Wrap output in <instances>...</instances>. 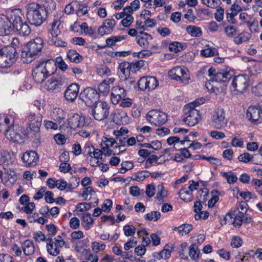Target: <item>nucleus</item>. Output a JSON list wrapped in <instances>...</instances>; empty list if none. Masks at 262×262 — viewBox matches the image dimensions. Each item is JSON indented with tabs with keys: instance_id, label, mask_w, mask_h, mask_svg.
<instances>
[{
	"instance_id": "nucleus-53",
	"label": "nucleus",
	"mask_w": 262,
	"mask_h": 262,
	"mask_svg": "<svg viewBox=\"0 0 262 262\" xmlns=\"http://www.w3.org/2000/svg\"><path fill=\"white\" fill-rule=\"evenodd\" d=\"M95 193L92 187H86L83 189L82 196L85 200H88L89 195H92Z\"/></svg>"
},
{
	"instance_id": "nucleus-22",
	"label": "nucleus",
	"mask_w": 262,
	"mask_h": 262,
	"mask_svg": "<svg viewBox=\"0 0 262 262\" xmlns=\"http://www.w3.org/2000/svg\"><path fill=\"white\" fill-rule=\"evenodd\" d=\"M115 25V19H106L103 24L98 27V34L101 36L111 34L113 31Z\"/></svg>"
},
{
	"instance_id": "nucleus-43",
	"label": "nucleus",
	"mask_w": 262,
	"mask_h": 262,
	"mask_svg": "<svg viewBox=\"0 0 262 262\" xmlns=\"http://www.w3.org/2000/svg\"><path fill=\"white\" fill-rule=\"evenodd\" d=\"M80 179L76 176H72L69 180V182L67 183L68 190H71L76 188L79 185Z\"/></svg>"
},
{
	"instance_id": "nucleus-11",
	"label": "nucleus",
	"mask_w": 262,
	"mask_h": 262,
	"mask_svg": "<svg viewBox=\"0 0 262 262\" xmlns=\"http://www.w3.org/2000/svg\"><path fill=\"white\" fill-rule=\"evenodd\" d=\"M169 77L173 80L180 81L183 84H187L190 80L188 70L182 67L177 66L170 70L168 73Z\"/></svg>"
},
{
	"instance_id": "nucleus-29",
	"label": "nucleus",
	"mask_w": 262,
	"mask_h": 262,
	"mask_svg": "<svg viewBox=\"0 0 262 262\" xmlns=\"http://www.w3.org/2000/svg\"><path fill=\"white\" fill-rule=\"evenodd\" d=\"M127 119V113L125 111L118 110L115 111L113 119L117 124L125 123Z\"/></svg>"
},
{
	"instance_id": "nucleus-13",
	"label": "nucleus",
	"mask_w": 262,
	"mask_h": 262,
	"mask_svg": "<svg viewBox=\"0 0 262 262\" xmlns=\"http://www.w3.org/2000/svg\"><path fill=\"white\" fill-rule=\"evenodd\" d=\"M212 125L216 129H221L227 124L225 110L222 108H217L214 111L211 119Z\"/></svg>"
},
{
	"instance_id": "nucleus-19",
	"label": "nucleus",
	"mask_w": 262,
	"mask_h": 262,
	"mask_svg": "<svg viewBox=\"0 0 262 262\" xmlns=\"http://www.w3.org/2000/svg\"><path fill=\"white\" fill-rule=\"evenodd\" d=\"M42 119V115L39 113L31 112L28 116L29 126L31 129L35 132H38L41 125Z\"/></svg>"
},
{
	"instance_id": "nucleus-14",
	"label": "nucleus",
	"mask_w": 262,
	"mask_h": 262,
	"mask_svg": "<svg viewBox=\"0 0 262 262\" xmlns=\"http://www.w3.org/2000/svg\"><path fill=\"white\" fill-rule=\"evenodd\" d=\"M147 120L152 125H161L165 123L167 117L165 113L159 110L150 111L146 115Z\"/></svg>"
},
{
	"instance_id": "nucleus-59",
	"label": "nucleus",
	"mask_w": 262,
	"mask_h": 262,
	"mask_svg": "<svg viewBox=\"0 0 262 262\" xmlns=\"http://www.w3.org/2000/svg\"><path fill=\"white\" fill-rule=\"evenodd\" d=\"M98 74L101 76H108L111 75V70L106 66H102L97 69Z\"/></svg>"
},
{
	"instance_id": "nucleus-23",
	"label": "nucleus",
	"mask_w": 262,
	"mask_h": 262,
	"mask_svg": "<svg viewBox=\"0 0 262 262\" xmlns=\"http://www.w3.org/2000/svg\"><path fill=\"white\" fill-rule=\"evenodd\" d=\"M5 136L10 141L19 143L23 142L24 138L20 130L17 131L11 127H8V128L6 129Z\"/></svg>"
},
{
	"instance_id": "nucleus-8",
	"label": "nucleus",
	"mask_w": 262,
	"mask_h": 262,
	"mask_svg": "<svg viewBox=\"0 0 262 262\" xmlns=\"http://www.w3.org/2000/svg\"><path fill=\"white\" fill-rule=\"evenodd\" d=\"M110 105L105 101H98L91 108L90 114L95 119L101 121L106 118L109 115Z\"/></svg>"
},
{
	"instance_id": "nucleus-46",
	"label": "nucleus",
	"mask_w": 262,
	"mask_h": 262,
	"mask_svg": "<svg viewBox=\"0 0 262 262\" xmlns=\"http://www.w3.org/2000/svg\"><path fill=\"white\" fill-rule=\"evenodd\" d=\"M199 251L196 244H193L189 247V255L193 259H196L199 257Z\"/></svg>"
},
{
	"instance_id": "nucleus-2",
	"label": "nucleus",
	"mask_w": 262,
	"mask_h": 262,
	"mask_svg": "<svg viewBox=\"0 0 262 262\" xmlns=\"http://www.w3.org/2000/svg\"><path fill=\"white\" fill-rule=\"evenodd\" d=\"M26 15L29 23L36 27L40 26L47 16L42 6L36 3H31L27 6Z\"/></svg>"
},
{
	"instance_id": "nucleus-50",
	"label": "nucleus",
	"mask_w": 262,
	"mask_h": 262,
	"mask_svg": "<svg viewBox=\"0 0 262 262\" xmlns=\"http://www.w3.org/2000/svg\"><path fill=\"white\" fill-rule=\"evenodd\" d=\"M124 234L126 236L133 235L136 231V228L133 225H125L123 227Z\"/></svg>"
},
{
	"instance_id": "nucleus-37",
	"label": "nucleus",
	"mask_w": 262,
	"mask_h": 262,
	"mask_svg": "<svg viewBox=\"0 0 262 262\" xmlns=\"http://www.w3.org/2000/svg\"><path fill=\"white\" fill-rule=\"evenodd\" d=\"M180 198L185 202H190L193 199L192 192L187 190L186 188L181 189L179 193Z\"/></svg>"
},
{
	"instance_id": "nucleus-54",
	"label": "nucleus",
	"mask_w": 262,
	"mask_h": 262,
	"mask_svg": "<svg viewBox=\"0 0 262 262\" xmlns=\"http://www.w3.org/2000/svg\"><path fill=\"white\" fill-rule=\"evenodd\" d=\"M94 146L89 143L85 144L83 150V153L84 155H88L89 157L92 156L93 152L94 151Z\"/></svg>"
},
{
	"instance_id": "nucleus-47",
	"label": "nucleus",
	"mask_w": 262,
	"mask_h": 262,
	"mask_svg": "<svg viewBox=\"0 0 262 262\" xmlns=\"http://www.w3.org/2000/svg\"><path fill=\"white\" fill-rule=\"evenodd\" d=\"M249 39V34L248 33H241L234 38V41L236 44H240L247 41Z\"/></svg>"
},
{
	"instance_id": "nucleus-33",
	"label": "nucleus",
	"mask_w": 262,
	"mask_h": 262,
	"mask_svg": "<svg viewBox=\"0 0 262 262\" xmlns=\"http://www.w3.org/2000/svg\"><path fill=\"white\" fill-rule=\"evenodd\" d=\"M22 248L26 255H31L34 252V246L31 240H26L22 245Z\"/></svg>"
},
{
	"instance_id": "nucleus-45",
	"label": "nucleus",
	"mask_w": 262,
	"mask_h": 262,
	"mask_svg": "<svg viewBox=\"0 0 262 262\" xmlns=\"http://www.w3.org/2000/svg\"><path fill=\"white\" fill-rule=\"evenodd\" d=\"M192 229V226L190 224H183L178 227H174L173 230H178L179 233L183 235L184 233L188 234Z\"/></svg>"
},
{
	"instance_id": "nucleus-49",
	"label": "nucleus",
	"mask_w": 262,
	"mask_h": 262,
	"mask_svg": "<svg viewBox=\"0 0 262 262\" xmlns=\"http://www.w3.org/2000/svg\"><path fill=\"white\" fill-rule=\"evenodd\" d=\"M161 217V213L159 211H151L145 215V219L148 221H158Z\"/></svg>"
},
{
	"instance_id": "nucleus-34",
	"label": "nucleus",
	"mask_w": 262,
	"mask_h": 262,
	"mask_svg": "<svg viewBox=\"0 0 262 262\" xmlns=\"http://www.w3.org/2000/svg\"><path fill=\"white\" fill-rule=\"evenodd\" d=\"M157 188V199L159 203H161L165 201L164 199L167 195V191L165 189L162 185H158Z\"/></svg>"
},
{
	"instance_id": "nucleus-16",
	"label": "nucleus",
	"mask_w": 262,
	"mask_h": 262,
	"mask_svg": "<svg viewBox=\"0 0 262 262\" xmlns=\"http://www.w3.org/2000/svg\"><path fill=\"white\" fill-rule=\"evenodd\" d=\"M247 118L253 124H258L262 121V108L259 106L251 105L248 107Z\"/></svg>"
},
{
	"instance_id": "nucleus-56",
	"label": "nucleus",
	"mask_w": 262,
	"mask_h": 262,
	"mask_svg": "<svg viewBox=\"0 0 262 262\" xmlns=\"http://www.w3.org/2000/svg\"><path fill=\"white\" fill-rule=\"evenodd\" d=\"M210 136L216 139V140H220L223 139L225 138L226 136L225 134L220 131L217 130H212L210 133Z\"/></svg>"
},
{
	"instance_id": "nucleus-42",
	"label": "nucleus",
	"mask_w": 262,
	"mask_h": 262,
	"mask_svg": "<svg viewBox=\"0 0 262 262\" xmlns=\"http://www.w3.org/2000/svg\"><path fill=\"white\" fill-rule=\"evenodd\" d=\"M42 7L47 13V15L50 12L55 10L56 3L53 0H48L45 2Z\"/></svg>"
},
{
	"instance_id": "nucleus-36",
	"label": "nucleus",
	"mask_w": 262,
	"mask_h": 262,
	"mask_svg": "<svg viewBox=\"0 0 262 262\" xmlns=\"http://www.w3.org/2000/svg\"><path fill=\"white\" fill-rule=\"evenodd\" d=\"M67 57L69 60L75 63H79L82 60V56H80L75 50H69L67 53Z\"/></svg>"
},
{
	"instance_id": "nucleus-7",
	"label": "nucleus",
	"mask_w": 262,
	"mask_h": 262,
	"mask_svg": "<svg viewBox=\"0 0 262 262\" xmlns=\"http://www.w3.org/2000/svg\"><path fill=\"white\" fill-rule=\"evenodd\" d=\"M68 80L64 76L57 75L48 79L45 83V88L49 91L59 92L66 87Z\"/></svg>"
},
{
	"instance_id": "nucleus-40",
	"label": "nucleus",
	"mask_w": 262,
	"mask_h": 262,
	"mask_svg": "<svg viewBox=\"0 0 262 262\" xmlns=\"http://www.w3.org/2000/svg\"><path fill=\"white\" fill-rule=\"evenodd\" d=\"M221 174L222 177L226 179L229 184H234L237 180L236 175L232 171L229 172H221Z\"/></svg>"
},
{
	"instance_id": "nucleus-5",
	"label": "nucleus",
	"mask_w": 262,
	"mask_h": 262,
	"mask_svg": "<svg viewBox=\"0 0 262 262\" xmlns=\"http://www.w3.org/2000/svg\"><path fill=\"white\" fill-rule=\"evenodd\" d=\"M16 50L12 46H7L0 50V68H9L16 60Z\"/></svg>"
},
{
	"instance_id": "nucleus-26",
	"label": "nucleus",
	"mask_w": 262,
	"mask_h": 262,
	"mask_svg": "<svg viewBox=\"0 0 262 262\" xmlns=\"http://www.w3.org/2000/svg\"><path fill=\"white\" fill-rule=\"evenodd\" d=\"M226 223L232 224L235 227L239 228L243 223V217L233 213H228L224 217Z\"/></svg>"
},
{
	"instance_id": "nucleus-48",
	"label": "nucleus",
	"mask_w": 262,
	"mask_h": 262,
	"mask_svg": "<svg viewBox=\"0 0 262 262\" xmlns=\"http://www.w3.org/2000/svg\"><path fill=\"white\" fill-rule=\"evenodd\" d=\"M82 221L84 223L83 226L86 229H89L94 222V220L90 213H88L84 215L82 218Z\"/></svg>"
},
{
	"instance_id": "nucleus-41",
	"label": "nucleus",
	"mask_w": 262,
	"mask_h": 262,
	"mask_svg": "<svg viewBox=\"0 0 262 262\" xmlns=\"http://www.w3.org/2000/svg\"><path fill=\"white\" fill-rule=\"evenodd\" d=\"M127 35L115 36L109 38L106 40V43L107 46L112 47L115 45V43L125 39Z\"/></svg>"
},
{
	"instance_id": "nucleus-39",
	"label": "nucleus",
	"mask_w": 262,
	"mask_h": 262,
	"mask_svg": "<svg viewBox=\"0 0 262 262\" xmlns=\"http://www.w3.org/2000/svg\"><path fill=\"white\" fill-rule=\"evenodd\" d=\"M187 33L193 37H199L202 34V31L200 28L194 26H188L186 28Z\"/></svg>"
},
{
	"instance_id": "nucleus-44",
	"label": "nucleus",
	"mask_w": 262,
	"mask_h": 262,
	"mask_svg": "<svg viewBox=\"0 0 262 262\" xmlns=\"http://www.w3.org/2000/svg\"><path fill=\"white\" fill-rule=\"evenodd\" d=\"M134 164L131 161H123L121 163V167L119 169L121 173H125L127 170L132 169Z\"/></svg>"
},
{
	"instance_id": "nucleus-30",
	"label": "nucleus",
	"mask_w": 262,
	"mask_h": 262,
	"mask_svg": "<svg viewBox=\"0 0 262 262\" xmlns=\"http://www.w3.org/2000/svg\"><path fill=\"white\" fill-rule=\"evenodd\" d=\"M52 116L55 121L59 124H61L63 123L66 119V114L62 109L55 108L53 111Z\"/></svg>"
},
{
	"instance_id": "nucleus-4",
	"label": "nucleus",
	"mask_w": 262,
	"mask_h": 262,
	"mask_svg": "<svg viewBox=\"0 0 262 262\" xmlns=\"http://www.w3.org/2000/svg\"><path fill=\"white\" fill-rule=\"evenodd\" d=\"M22 13L20 9H13L10 11L9 17L12 20L14 29L22 36H27L30 33V29L28 25L22 20Z\"/></svg>"
},
{
	"instance_id": "nucleus-35",
	"label": "nucleus",
	"mask_w": 262,
	"mask_h": 262,
	"mask_svg": "<svg viewBox=\"0 0 262 262\" xmlns=\"http://www.w3.org/2000/svg\"><path fill=\"white\" fill-rule=\"evenodd\" d=\"M47 42L50 45H55L56 47H65L67 43L57 37H50Z\"/></svg>"
},
{
	"instance_id": "nucleus-31",
	"label": "nucleus",
	"mask_w": 262,
	"mask_h": 262,
	"mask_svg": "<svg viewBox=\"0 0 262 262\" xmlns=\"http://www.w3.org/2000/svg\"><path fill=\"white\" fill-rule=\"evenodd\" d=\"M115 81V78H110L104 79L99 85L98 89L100 93L103 95L109 92L110 89V84L113 83Z\"/></svg>"
},
{
	"instance_id": "nucleus-18",
	"label": "nucleus",
	"mask_w": 262,
	"mask_h": 262,
	"mask_svg": "<svg viewBox=\"0 0 262 262\" xmlns=\"http://www.w3.org/2000/svg\"><path fill=\"white\" fill-rule=\"evenodd\" d=\"M10 11L7 13L6 16H0V36H8L11 34L13 27H12V20L9 17Z\"/></svg>"
},
{
	"instance_id": "nucleus-3",
	"label": "nucleus",
	"mask_w": 262,
	"mask_h": 262,
	"mask_svg": "<svg viewBox=\"0 0 262 262\" xmlns=\"http://www.w3.org/2000/svg\"><path fill=\"white\" fill-rule=\"evenodd\" d=\"M53 60L40 61L36 64L32 72L34 80L38 83H41L50 75V69L54 64Z\"/></svg>"
},
{
	"instance_id": "nucleus-57",
	"label": "nucleus",
	"mask_w": 262,
	"mask_h": 262,
	"mask_svg": "<svg viewBox=\"0 0 262 262\" xmlns=\"http://www.w3.org/2000/svg\"><path fill=\"white\" fill-rule=\"evenodd\" d=\"M92 248L94 252H98L99 251L103 250L105 248L104 244H100L98 242H94L92 244Z\"/></svg>"
},
{
	"instance_id": "nucleus-17",
	"label": "nucleus",
	"mask_w": 262,
	"mask_h": 262,
	"mask_svg": "<svg viewBox=\"0 0 262 262\" xmlns=\"http://www.w3.org/2000/svg\"><path fill=\"white\" fill-rule=\"evenodd\" d=\"M138 87L142 91L154 90L158 85V82L155 77H143L138 81Z\"/></svg>"
},
{
	"instance_id": "nucleus-28",
	"label": "nucleus",
	"mask_w": 262,
	"mask_h": 262,
	"mask_svg": "<svg viewBox=\"0 0 262 262\" xmlns=\"http://www.w3.org/2000/svg\"><path fill=\"white\" fill-rule=\"evenodd\" d=\"M62 28L61 21L59 19H55L48 26V31L52 37H57L61 32Z\"/></svg>"
},
{
	"instance_id": "nucleus-20",
	"label": "nucleus",
	"mask_w": 262,
	"mask_h": 262,
	"mask_svg": "<svg viewBox=\"0 0 262 262\" xmlns=\"http://www.w3.org/2000/svg\"><path fill=\"white\" fill-rule=\"evenodd\" d=\"M126 96V92L123 87L115 85L112 89L111 100L113 104H117Z\"/></svg>"
},
{
	"instance_id": "nucleus-55",
	"label": "nucleus",
	"mask_w": 262,
	"mask_h": 262,
	"mask_svg": "<svg viewBox=\"0 0 262 262\" xmlns=\"http://www.w3.org/2000/svg\"><path fill=\"white\" fill-rule=\"evenodd\" d=\"M203 4L211 8L217 7L220 0H201Z\"/></svg>"
},
{
	"instance_id": "nucleus-64",
	"label": "nucleus",
	"mask_w": 262,
	"mask_h": 262,
	"mask_svg": "<svg viewBox=\"0 0 262 262\" xmlns=\"http://www.w3.org/2000/svg\"><path fill=\"white\" fill-rule=\"evenodd\" d=\"M252 157L251 156L250 154L248 152H245L243 154L240 155L238 157V160L239 161L248 163L251 160Z\"/></svg>"
},
{
	"instance_id": "nucleus-21",
	"label": "nucleus",
	"mask_w": 262,
	"mask_h": 262,
	"mask_svg": "<svg viewBox=\"0 0 262 262\" xmlns=\"http://www.w3.org/2000/svg\"><path fill=\"white\" fill-rule=\"evenodd\" d=\"M22 160L25 166L27 167H34L39 161V157L34 151H26L22 157Z\"/></svg>"
},
{
	"instance_id": "nucleus-15",
	"label": "nucleus",
	"mask_w": 262,
	"mask_h": 262,
	"mask_svg": "<svg viewBox=\"0 0 262 262\" xmlns=\"http://www.w3.org/2000/svg\"><path fill=\"white\" fill-rule=\"evenodd\" d=\"M80 97L87 106H92L98 102L97 101L99 95L96 90L92 88H88L81 93Z\"/></svg>"
},
{
	"instance_id": "nucleus-58",
	"label": "nucleus",
	"mask_w": 262,
	"mask_h": 262,
	"mask_svg": "<svg viewBox=\"0 0 262 262\" xmlns=\"http://www.w3.org/2000/svg\"><path fill=\"white\" fill-rule=\"evenodd\" d=\"M112 205V201L110 199H106L102 205L101 208L104 212H108L110 211Z\"/></svg>"
},
{
	"instance_id": "nucleus-63",
	"label": "nucleus",
	"mask_w": 262,
	"mask_h": 262,
	"mask_svg": "<svg viewBox=\"0 0 262 262\" xmlns=\"http://www.w3.org/2000/svg\"><path fill=\"white\" fill-rule=\"evenodd\" d=\"M33 238L36 242L46 241L45 234L40 231H38L33 233Z\"/></svg>"
},
{
	"instance_id": "nucleus-9",
	"label": "nucleus",
	"mask_w": 262,
	"mask_h": 262,
	"mask_svg": "<svg viewBox=\"0 0 262 262\" xmlns=\"http://www.w3.org/2000/svg\"><path fill=\"white\" fill-rule=\"evenodd\" d=\"M249 86V77L246 75H238L232 81L231 91L235 95L243 93Z\"/></svg>"
},
{
	"instance_id": "nucleus-27",
	"label": "nucleus",
	"mask_w": 262,
	"mask_h": 262,
	"mask_svg": "<svg viewBox=\"0 0 262 262\" xmlns=\"http://www.w3.org/2000/svg\"><path fill=\"white\" fill-rule=\"evenodd\" d=\"M119 75L122 80H126L130 75V72H133L132 64L127 62H122L119 66Z\"/></svg>"
},
{
	"instance_id": "nucleus-60",
	"label": "nucleus",
	"mask_w": 262,
	"mask_h": 262,
	"mask_svg": "<svg viewBox=\"0 0 262 262\" xmlns=\"http://www.w3.org/2000/svg\"><path fill=\"white\" fill-rule=\"evenodd\" d=\"M215 51L216 50L215 49L207 48L201 50V54L204 57H210L213 56L215 54Z\"/></svg>"
},
{
	"instance_id": "nucleus-25",
	"label": "nucleus",
	"mask_w": 262,
	"mask_h": 262,
	"mask_svg": "<svg viewBox=\"0 0 262 262\" xmlns=\"http://www.w3.org/2000/svg\"><path fill=\"white\" fill-rule=\"evenodd\" d=\"M68 122L72 128L83 127L85 124V118L78 114H75L69 119Z\"/></svg>"
},
{
	"instance_id": "nucleus-12",
	"label": "nucleus",
	"mask_w": 262,
	"mask_h": 262,
	"mask_svg": "<svg viewBox=\"0 0 262 262\" xmlns=\"http://www.w3.org/2000/svg\"><path fill=\"white\" fill-rule=\"evenodd\" d=\"M208 75L212 82H226L233 77V73L224 70L217 72L215 69L211 68L208 71Z\"/></svg>"
},
{
	"instance_id": "nucleus-6",
	"label": "nucleus",
	"mask_w": 262,
	"mask_h": 262,
	"mask_svg": "<svg viewBox=\"0 0 262 262\" xmlns=\"http://www.w3.org/2000/svg\"><path fill=\"white\" fill-rule=\"evenodd\" d=\"M195 103L196 102L194 101L185 105L184 108L185 117L183 121L189 126H193L197 124L201 119L199 111L195 108Z\"/></svg>"
},
{
	"instance_id": "nucleus-52",
	"label": "nucleus",
	"mask_w": 262,
	"mask_h": 262,
	"mask_svg": "<svg viewBox=\"0 0 262 262\" xmlns=\"http://www.w3.org/2000/svg\"><path fill=\"white\" fill-rule=\"evenodd\" d=\"M79 26L80 27L81 30L83 31L85 34L89 35V36H92L94 34V30L91 27H89L88 24L86 23H83L80 26Z\"/></svg>"
},
{
	"instance_id": "nucleus-62",
	"label": "nucleus",
	"mask_w": 262,
	"mask_h": 262,
	"mask_svg": "<svg viewBox=\"0 0 262 262\" xmlns=\"http://www.w3.org/2000/svg\"><path fill=\"white\" fill-rule=\"evenodd\" d=\"M224 9L221 7H217L216 12L214 14L215 18L218 21H221L224 18Z\"/></svg>"
},
{
	"instance_id": "nucleus-61",
	"label": "nucleus",
	"mask_w": 262,
	"mask_h": 262,
	"mask_svg": "<svg viewBox=\"0 0 262 262\" xmlns=\"http://www.w3.org/2000/svg\"><path fill=\"white\" fill-rule=\"evenodd\" d=\"M145 61L143 60H139L134 63H130L132 64V68L133 69V72L139 71L145 65Z\"/></svg>"
},
{
	"instance_id": "nucleus-32",
	"label": "nucleus",
	"mask_w": 262,
	"mask_h": 262,
	"mask_svg": "<svg viewBox=\"0 0 262 262\" xmlns=\"http://www.w3.org/2000/svg\"><path fill=\"white\" fill-rule=\"evenodd\" d=\"M143 34L145 36H138L136 37V40L139 46L143 48H147L149 46V40H151L152 37L147 33H144Z\"/></svg>"
},
{
	"instance_id": "nucleus-51",
	"label": "nucleus",
	"mask_w": 262,
	"mask_h": 262,
	"mask_svg": "<svg viewBox=\"0 0 262 262\" xmlns=\"http://www.w3.org/2000/svg\"><path fill=\"white\" fill-rule=\"evenodd\" d=\"M182 48L181 43L179 42H173L169 46V50L174 53L180 52L182 50Z\"/></svg>"
},
{
	"instance_id": "nucleus-1",
	"label": "nucleus",
	"mask_w": 262,
	"mask_h": 262,
	"mask_svg": "<svg viewBox=\"0 0 262 262\" xmlns=\"http://www.w3.org/2000/svg\"><path fill=\"white\" fill-rule=\"evenodd\" d=\"M44 45L41 37H36L30 40L24 47L21 52V57L24 63H28L34 60L41 52Z\"/></svg>"
},
{
	"instance_id": "nucleus-38",
	"label": "nucleus",
	"mask_w": 262,
	"mask_h": 262,
	"mask_svg": "<svg viewBox=\"0 0 262 262\" xmlns=\"http://www.w3.org/2000/svg\"><path fill=\"white\" fill-rule=\"evenodd\" d=\"M13 160L10 154L7 151H3L0 152V162L8 165L12 163Z\"/></svg>"
},
{
	"instance_id": "nucleus-24",
	"label": "nucleus",
	"mask_w": 262,
	"mask_h": 262,
	"mask_svg": "<svg viewBox=\"0 0 262 262\" xmlns=\"http://www.w3.org/2000/svg\"><path fill=\"white\" fill-rule=\"evenodd\" d=\"M79 85L76 83L71 84L64 92L66 99L70 102H73L78 96Z\"/></svg>"
},
{
	"instance_id": "nucleus-10",
	"label": "nucleus",
	"mask_w": 262,
	"mask_h": 262,
	"mask_svg": "<svg viewBox=\"0 0 262 262\" xmlns=\"http://www.w3.org/2000/svg\"><path fill=\"white\" fill-rule=\"evenodd\" d=\"M47 250L49 254L57 256L60 251V249L65 244V242L61 236L58 235L54 238L48 237L46 239Z\"/></svg>"
}]
</instances>
